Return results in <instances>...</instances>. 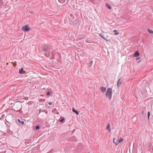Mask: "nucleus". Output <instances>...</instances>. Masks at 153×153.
<instances>
[{
    "label": "nucleus",
    "mask_w": 153,
    "mask_h": 153,
    "mask_svg": "<svg viewBox=\"0 0 153 153\" xmlns=\"http://www.w3.org/2000/svg\"><path fill=\"white\" fill-rule=\"evenodd\" d=\"M112 90L111 88H108L107 91L106 96L110 100L111 99L112 95Z\"/></svg>",
    "instance_id": "nucleus-1"
},
{
    "label": "nucleus",
    "mask_w": 153,
    "mask_h": 153,
    "mask_svg": "<svg viewBox=\"0 0 153 153\" xmlns=\"http://www.w3.org/2000/svg\"><path fill=\"white\" fill-rule=\"evenodd\" d=\"M42 51H47L52 49V47L50 45H44L42 47Z\"/></svg>",
    "instance_id": "nucleus-2"
},
{
    "label": "nucleus",
    "mask_w": 153,
    "mask_h": 153,
    "mask_svg": "<svg viewBox=\"0 0 153 153\" xmlns=\"http://www.w3.org/2000/svg\"><path fill=\"white\" fill-rule=\"evenodd\" d=\"M52 54L54 58H60L61 57V54L58 52H56L54 51H53L52 52Z\"/></svg>",
    "instance_id": "nucleus-3"
},
{
    "label": "nucleus",
    "mask_w": 153,
    "mask_h": 153,
    "mask_svg": "<svg viewBox=\"0 0 153 153\" xmlns=\"http://www.w3.org/2000/svg\"><path fill=\"white\" fill-rule=\"evenodd\" d=\"M30 28L29 26L27 25L24 26L22 28V30L25 32H27L30 30Z\"/></svg>",
    "instance_id": "nucleus-4"
},
{
    "label": "nucleus",
    "mask_w": 153,
    "mask_h": 153,
    "mask_svg": "<svg viewBox=\"0 0 153 153\" xmlns=\"http://www.w3.org/2000/svg\"><path fill=\"white\" fill-rule=\"evenodd\" d=\"M19 73L22 74H25L26 72L25 71H24L23 68H21L19 70Z\"/></svg>",
    "instance_id": "nucleus-5"
},
{
    "label": "nucleus",
    "mask_w": 153,
    "mask_h": 153,
    "mask_svg": "<svg viewBox=\"0 0 153 153\" xmlns=\"http://www.w3.org/2000/svg\"><path fill=\"white\" fill-rule=\"evenodd\" d=\"M119 35V36L118 38V40L120 41V38H121L120 36L121 35V33H119V32L116 30H115V35Z\"/></svg>",
    "instance_id": "nucleus-6"
},
{
    "label": "nucleus",
    "mask_w": 153,
    "mask_h": 153,
    "mask_svg": "<svg viewBox=\"0 0 153 153\" xmlns=\"http://www.w3.org/2000/svg\"><path fill=\"white\" fill-rule=\"evenodd\" d=\"M69 19L71 21H73L74 20L75 17L72 14H71L70 15V17H69Z\"/></svg>",
    "instance_id": "nucleus-7"
},
{
    "label": "nucleus",
    "mask_w": 153,
    "mask_h": 153,
    "mask_svg": "<svg viewBox=\"0 0 153 153\" xmlns=\"http://www.w3.org/2000/svg\"><path fill=\"white\" fill-rule=\"evenodd\" d=\"M123 140V139L122 138L120 137V138L119 139L118 143H115V145L117 146L119 143L121 142Z\"/></svg>",
    "instance_id": "nucleus-8"
},
{
    "label": "nucleus",
    "mask_w": 153,
    "mask_h": 153,
    "mask_svg": "<svg viewBox=\"0 0 153 153\" xmlns=\"http://www.w3.org/2000/svg\"><path fill=\"white\" fill-rule=\"evenodd\" d=\"M100 89H101V91L102 93H104V92H105L106 90V88L105 87H101Z\"/></svg>",
    "instance_id": "nucleus-9"
},
{
    "label": "nucleus",
    "mask_w": 153,
    "mask_h": 153,
    "mask_svg": "<svg viewBox=\"0 0 153 153\" xmlns=\"http://www.w3.org/2000/svg\"><path fill=\"white\" fill-rule=\"evenodd\" d=\"M72 111L74 112L76 114L78 115L79 114L78 111L76 110L74 108H72Z\"/></svg>",
    "instance_id": "nucleus-10"
},
{
    "label": "nucleus",
    "mask_w": 153,
    "mask_h": 153,
    "mask_svg": "<svg viewBox=\"0 0 153 153\" xmlns=\"http://www.w3.org/2000/svg\"><path fill=\"white\" fill-rule=\"evenodd\" d=\"M11 117V118L12 117V115L11 114H9L8 116H7L6 117V119L7 120V122L9 123H10V122L7 120V119H8V118Z\"/></svg>",
    "instance_id": "nucleus-11"
},
{
    "label": "nucleus",
    "mask_w": 153,
    "mask_h": 153,
    "mask_svg": "<svg viewBox=\"0 0 153 153\" xmlns=\"http://www.w3.org/2000/svg\"><path fill=\"white\" fill-rule=\"evenodd\" d=\"M140 56V54L137 51L135 52V54H134V57H138Z\"/></svg>",
    "instance_id": "nucleus-12"
},
{
    "label": "nucleus",
    "mask_w": 153,
    "mask_h": 153,
    "mask_svg": "<svg viewBox=\"0 0 153 153\" xmlns=\"http://www.w3.org/2000/svg\"><path fill=\"white\" fill-rule=\"evenodd\" d=\"M99 35L102 38H103V39H105L106 40V39H105V37L104 34L103 33H101L100 34V35Z\"/></svg>",
    "instance_id": "nucleus-13"
},
{
    "label": "nucleus",
    "mask_w": 153,
    "mask_h": 153,
    "mask_svg": "<svg viewBox=\"0 0 153 153\" xmlns=\"http://www.w3.org/2000/svg\"><path fill=\"white\" fill-rule=\"evenodd\" d=\"M106 129L108 130L109 131V132L111 131L110 125L109 123H108L107 125V127H106Z\"/></svg>",
    "instance_id": "nucleus-14"
},
{
    "label": "nucleus",
    "mask_w": 153,
    "mask_h": 153,
    "mask_svg": "<svg viewBox=\"0 0 153 153\" xmlns=\"http://www.w3.org/2000/svg\"><path fill=\"white\" fill-rule=\"evenodd\" d=\"M93 62V61H91L88 64V67L90 68L92 66Z\"/></svg>",
    "instance_id": "nucleus-15"
},
{
    "label": "nucleus",
    "mask_w": 153,
    "mask_h": 153,
    "mask_svg": "<svg viewBox=\"0 0 153 153\" xmlns=\"http://www.w3.org/2000/svg\"><path fill=\"white\" fill-rule=\"evenodd\" d=\"M117 85L118 87H119L121 84V82L120 81V79L118 80L117 82Z\"/></svg>",
    "instance_id": "nucleus-16"
},
{
    "label": "nucleus",
    "mask_w": 153,
    "mask_h": 153,
    "mask_svg": "<svg viewBox=\"0 0 153 153\" xmlns=\"http://www.w3.org/2000/svg\"><path fill=\"white\" fill-rule=\"evenodd\" d=\"M18 121L19 123H21L22 124H24V123H25L24 122L22 121L21 120H20V119H18Z\"/></svg>",
    "instance_id": "nucleus-17"
},
{
    "label": "nucleus",
    "mask_w": 153,
    "mask_h": 153,
    "mask_svg": "<svg viewBox=\"0 0 153 153\" xmlns=\"http://www.w3.org/2000/svg\"><path fill=\"white\" fill-rule=\"evenodd\" d=\"M147 31L148 32L151 34H153V31L150 29H148Z\"/></svg>",
    "instance_id": "nucleus-18"
},
{
    "label": "nucleus",
    "mask_w": 153,
    "mask_h": 153,
    "mask_svg": "<svg viewBox=\"0 0 153 153\" xmlns=\"http://www.w3.org/2000/svg\"><path fill=\"white\" fill-rule=\"evenodd\" d=\"M106 6L109 9H111V6L108 4L107 3L106 4Z\"/></svg>",
    "instance_id": "nucleus-19"
},
{
    "label": "nucleus",
    "mask_w": 153,
    "mask_h": 153,
    "mask_svg": "<svg viewBox=\"0 0 153 153\" xmlns=\"http://www.w3.org/2000/svg\"><path fill=\"white\" fill-rule=\"evenodd\" d=\"M5 117V115L4 114H2L0 118V120H3L4 118Z\"/></svg>",
    "instance_id": "nucleus-20"
},
{
    "label": "nucleus",
    "mask_w": 153,
    "mask_h": 153,
    "mask_svg": "<svg viewBox=\"0 0 153 153\" xmlns=\"http://www.w3.org/2000/svg\"><path fill=\"white\" fill-rule=\"evenodd\" d=\"M59 2L61 3H64L66 0H58Z\"/></svg>",
    "instance_id": "nucleus-21"
},
{
    "label": "nucleus",
    "mask_w": 153,
    "mask_h": 153,
    "mask_svg": "<svg viewBox=\"0 0 153 153\" xmlns=\"http://www.w3.org/2000/svg\"><path fill=\"white\" fill-rule=\"evenodd\" d=\"M65 120V119L63 117L62 118L61 120H59V121L60 122H62L63 121Z\"/></svg>",
    "instance_id": "nucleus-22"
},
{
    "label": "nucleus",
    "mask_w": 153,
    "mask_h": 153,
    "mask_svg": "<svg viewBox=\"0 0 153 153\" xmlns=\"http://www.w3.org/2000/svg\"><path fill=\"white\" fill-rule=\"evenodd\" d=\"M39 128L40 126L38 125L35 128L37 130H38L39 129Z\"/></svg>",
    "instance_id": "nucleus-23"
},
{
    "label": "nucleus",
    "mask_w": 153,
    "mask_h": 153,
    "mask_svg": "<svg viewBox=\"0 0 153 153\" xmlns=\"http://www.w3.org/2000/svg\"><path fill=\"white\" fill-rule=\"evenodd\" d=\"M147 116L148 118H149L150 116V113L149 111H148L147 113Z\"/></svg>",
    "instance_id": "nucleus-24"
},
{
    "label": "nucleus",
    "mask_w": 153,
    "mask_h": 153,
    "mask_svg": "<svg viewBox=\"0 0 153 153\" xmlns=\"http://www.w3.org/2000/svg\"><path fill=\"white\" fill-rule=\"evenodd\" d=\"M51 94V92L50 91H48L47 93V95L48 96L49 95Z\"/></svg>",
    "instance_id": "nucleus-25"
},
{
    "label": "nucleus",
    "mask_w": 153,
    "mask_h": 153,
    "mask_svg": "<svg viewBox=\"0 0 153 153\" xmlns=\"http://www.w3.org/2000/svg\"><path fill=\"white\" fill-rule=\"evenodd\" d=\"M113 143H115V138H113Z\"/></svg>",
    "instance_id": "nucleus-26"
},
{
    "label": "nucleus",
    "mask_w": 153,
    "mask_h": 153,
    "mask_svg": "<svg viewBox=\"0 0 153 153\" xmlns=\"http://www.w3.org/2000/svg\"><path fill=\"white\" fill-rule=\"evenodd\" d=\"M42 111V110H41V109H40L39 110V114H40L41 112Z\"/></svg>",
    "instance_id": "nucleus-27"
},
{
    "label": "nucleus",
    "mask_w": 153,
    "mask_h": 153,
    "mask_svg": "<svg viewBox=\"0 0 153 153\" xmlns=\"http://www.w3.org/2000/svg\"><path fill=\"white\" fill-rule=\"evenodd\" d=\"M52 102H50L48 103V104H49V105H51L52 104Z\"/></svg>",
    "instance_id": "nucleus-28"
},
{
    "label": "nucleus",
    "mask_w": 153,
    "mask_h": 153,
    "mask_svg": "<svg viewBox=\"0 0 153 153\" xmlns=\"http://www.w3.org/2000/svg\"><path fill=\"white\" fill-rule=\"evenodd\" d=\"M7 65H8V63H7Z\"/></svg>",
    "instance_id": "nucleus-29"
},
{
    "label": "nucleus",
    "mask_w": 153,
    "mask_h": 153,
    "mask_svg": "<svg viewBox=\"0 0 153 153\" xmlns=\"http://www.w3.org/2000/svg\"><path fill=\"white\" fill-rule=\"evenodd\" d=\"M113 32H115V30H113Z\"/></svg>",
    "instance_id": "nucleus-30"
},
{
    "label": "nucleus",
    "mask_w": 153,
    "mask_h": 153,
    "mask_svg": "<svg viewBox=\"0 0 153 153\" xmlns=\"http://www.w3.org/2000/svg\"><path fill=\"white\" fill-rule=\"evenodd\" d=\"M68 126H70V125H68Z\"/></svg>",
    "instance_id": "nucleus-31"
}]
</instances>
